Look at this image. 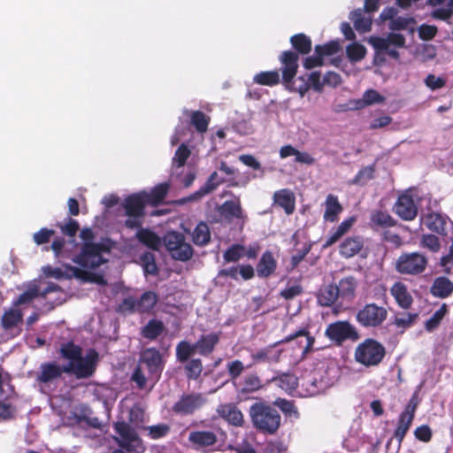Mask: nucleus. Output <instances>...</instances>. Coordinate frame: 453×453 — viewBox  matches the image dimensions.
<instances>
[{
	"instance_id": "obj_35",
	"label": "nucleus",
	"mask_w": 453,
	"mask_h": 453,
	"mask_svg": "<svg viewBox=\"0 0 453 453\" xmlns=\"http://www.w3.org/2000/svg\"><path fill=\"white\" fill-rule=\"evenodd\" d=\"M170 185L167 182L160 183L155 186L150 193L142 192L146 196L148 204L157 206L167 196Z\"/></svg>"
},
{
	"instance_id": "obj_12",
	"label": "nucleus",
	"mask_w": 453,
	"mask_h": 453,
	"mask_svg": "<svg viewBox=\"0 0 453 453\" xmlns=\"http://www.w3.org/2000/svg\"><path fill=\"white\" fill-rule=\"evenodd\" d=\"M205 403L199 393L183 394L172 406V411L179 416H191Z\"/></svg>"
},
{
	"instance_id": "obj_21",
	"label": "nucleus",
	"mask_w": 453,
	"mask_h": 453,
	"mask_svg": "<svg viewBox=\"0 0 453 453\" xmlns=\"http://www.w3.org/2000/svg\"><path fill=\"white\" fill-rule=\"evenodd\" d=\"M425 224L427 228L441 236H447V226H453V222L447 217L440 213L431 212L426 216Z\"/></svg>"
},
{
	"instance_id": "obj_43",
	"label": "nucleus",
	"mask_w": 453,
	"mask_h": 453,
	"mask_svg": "<svg viewBox=\"0 0 453 453\" xmlns=\"http://www.w3.org/2000/svg\"><path fill=\"white\" fill-rule=\"evenodd\" d=\"M253 81L262 86L273 87L280 82V73L277 70L260 72L253 77Z\"/></svg>"
},
{
	"instance_id": "obj_40",
	"label": "nucleus",
	"mask_w": 453,
	"mask_h": 453,
	"mask_svg": "<svg viewBox=\"0 0 453 453\" xmlns=\"http://www.w3.org/2000/svg\"><path fill=\"white\" fill-rule=\"evenodd\" d=\"M355 221L356 219L354 217L344 219L337 226L336 230L326 239L323 247L328 248L338 242L351 228Z\"/></svg>"
},
{
	"instance_id": "obj_37",
	"label": "nucleus",
	"mask_w": 453,
	"mask_h": 453,
	"mask_svg": "<svg viewBox=\"0 0 453 453\" xmlns=\"http://www.w3.org/2000/svg\"><path fill=\"white\" fill-rule=\"evenodd\" d=\"M192 242L196 246H205L211 242V231L207 223L199 222L191 234Z\"/></svg>"
},
{
	"instance_id": "obj_25",
	"label": "nucleus",
	"mask_w": 453,
	"mask_h": 453,
	"mask_svg": "<svg viewBox=\"0 0 453 453\" xmlns=\"http://www.w3.org/2000/svg\"><path fill=\"white\" fill-rule=\"evenodd\" d=\"M390 293L400 308L408 310L412 305L413 298L403 282H395L391 287Z\"/></svg>"
},
{
	"instance_id": "obj_23",
	"label": "nucleus",
	"mask_w": 453,
	"mask_h": 453,
	"mask_svg": "<svg viewBox=\"0 0 453 453\" xmlns=\"http://www.w3.org/2000/svg\"><path fill=\"white\" fill-rule=\"evenodd\" d=\"M277 268V261L272 251H265L258 263L257 264L256 270L259 278H269L272 276Z\"/></svg>"
},
{
	"instance_id": "obj_17",
	"label": "nucleus",
	"mask_w": 453,
	"mask_h": 453,
	"mask_svg": "<svg viewBox=\"0 0 453 453\" xmlns=\"http://www.w3.org/2000/svg\"><path fill=\"white\" fill-rule=\"evenodd\" d=\"M146 196L142 192L129 195L123 203L126 215L133 218H142L146 204Z\"/></svg>"
},
{
	"instance_id": "obj_45",
	"label": "nucleus",
	"mask_w": 453,
	"mask_h": 453,
	"mask_svg": "<svg viewBox=\"0 0 453 453\" xmlns=\"http://www.w3.org/2000/svg\"><path fill=\"white\" fill-rule=\"evenodd\" d=\"M222 213L226 217L245 219L246 216L241 206L240 200H227L221 206Z\"/></svg>"
},
{
	"instance_id": "obj_2",
	"label": "nucleus",
	"mask_w": 453,
	"mask_h": 453,
	"mask_svg": "<svg viewBox=\"0 0 453 453\" xmlns=\"http://www.w3.org/2000/svg\"><path fill=\"white\" fill-rule=\"evenodd\" d=\"M299 337H305V345L303 349V354H308L312 351L315 343V338L311 335L308 327H302L296 332L287 335L284 339L268 345L263 349H258L257 352L251 354V359L255 364L257 363H272L278 362L280 356V351H274L273 349L281 343L290 342Z\"/></svg>"
},
{
	"instance_id": "obj_60",
	"label": "nucleus",
	"mask_w": 453,
	"mask_h": 453,
	"mask_svg": "<svg viewBox=\"0 0 453 453\" xmlns=\"http://www.w3.org/2000/svg\"><path fill=\"white\" fill-rule=\"evenodd\" d=\"M57 226L60 228L63 234L71 238L76 235L80 228L78 221L72 218H68L65 224L58 223Z\"/></svg>"
},
{
	"instance_id": "obj_30",
	"label": "nucleus",
	"mask_w": 453,
	"mask_h": 453,
	"mask_svg": "<svg viewBox=\"0 0 453 453\" xmlns=\"http://www.w3.org/2000/svg\"><path fill=\"white\" fill-rule=\"evenodd\" d=\"M343 208L340 203L338 197L333 194H329L325 201V211L323 218L325 221L335 222L339 219V214Z\"/></svg>"
},
{
	"instance_id": "obj_50",
	"label": "nucleus",
	"mask_w": 453,
	"mask_h": 453,
	"mask_svg": "<svg viewBox=\"0 0 453 453\" xmlns=\"http://www.w3.org/2000/svg\"><path fill=\"white\" fill-rule=\"evenodd\" d=\"M448 313V305L443 303L439 310H437L433 316L425 323V329L427 332H433L439 327L443 318Z\"/></svg>"
},
{
	"instance_id": "obj_10",
	"label": "nucleus",
	"mask_w": 453,
	"mask_h": 453,
	"mask_svg": "<svg viewBox=\"0 0 453 453\" xmlns=\"http://www.w3.org/2000/svg\"><path fill=\"white\" fill-rule=\"evenodd\" d=\"M325 335L336 345H342L345 341H357L360 334L357 328L347 320H338L327 326Z\"/></svg>"
},
{
	"instance_id": "obj_26",
	"label": "nucleus",
	"mask_w": 453,
	"mask_h": 453,
	"mask_svg": "<svg viewBox=\"0 0 453 453\" xmlns=\"http://www.w3.org/2000/svg\"><path fill=\"white\" fill-rule=\"evenodd\" d=\"M137 241L145 247L157 251L162 245V239L152 230L141 227L135 234Z\"/></svg>"
},
{
	"instance_id": "obj_39",
	"label": "nucleus",
	"mask_w": 453,
	"mask_h": 453,
	"mask_svg": "<svg viewBox=\"0 0 453 453\" xmlns=\"http://www.w3.org/2000/svg\"><path fill=\"white\" fill-rule=\"evenodd\" d=\"M189 123L199 134L207 132L211 121L210 116L197 110L189 112Z\"/></svg>"
},
{
	"instance_id": "obj_46",
	"label": "nucleus",
	"mask_w": 453,
	"mask_h": 453,
	"mask_svg": "<svg viewBox=\"0 0 453 453\" xmlns=\"http://www.w3.org/2000/svg\"><path fill=\"white\" fill-rule=\"evenodd\" d=\"M273 381L288 393H292L298 386V379L294 374L290 373H284L279 377L273 378Z\"/></svg>"
},
{
	"instance_id": "obj_18",
	"label": "nucleus",
	"mask_w": 453,
	"mask_h": 453,
	"mask_svg": "<svg viewBox=\"0 0 453 453\" xmlns=\"http://www.w3.org/2000/svg\"><path fill=\"white\" fill-rule=\"evenodd\" d=\"M61 291V288L53 282H50L47 287L41 289L39 286H34L28 290L19 295L18 299L14 302V305H21L29 303L36 297L46 298L50 293Z\"/></svg>"
},
{
	"instance_id": "obj_61",
	"label": "nucleus",
	"mask_w": 453,
	"mask_h": 453,
	"mask_svg": "<svg viewBox=\"0 0 453 453\" xmlns=\"http://www.w3.org/2000/svg\"><path fill=\"white\" fill-rule=\"evenodd\" d=\"M416 20L413 17H395L392 22H389L388 27L392 31L405 30L411 24H415Z\"/></svg>"
},
{
	"instance_id": "obj_4",
	"label": "nucleus",
	"mask_w": 453,
	"mask_h": 453,
	"mask_svg": "<svg viewBox=\"0 0 453 453\" xmlns=\"http://www.w3.org/2000/svg\"><path fill=\"white\" fill-rule=\"evenodd\" d=\"M253 426L264 434H274L281 424L279 411L271 405L255 403L250 409Z\"/></svg>"
},
{
	"instance_id": "obj_63",
	"label": "nucleus",
	"mask_w": 453,
	"mask_h": 453,
	"mask_svg": "<svg viewBox=\"0 0 453 453\" xmlns=\"http://www.w3.org/2000/svg\"><path fill=\"white\" fill-rule=\"evenodd\" d=\"M420 245L428 249L432 252H437L441 249V244L437 236L434 234H424L421 238Z\"/></svg>"
},
{
	"instance_id": "obj_36",
	"label": "nucleus",
	"mask_w": 453,
	"mask_h": 453,
	"mask_svg": "<svg viewBox=\"0 0 453 453\" xmlns=\"http://www.w3.org/2000/svg\"><path fill=\"white\" fill-rule=\"evenodd\" d=\"M339 289L336 284H329L319 290L318 302L321 306L329 307L339 299Z\"/></svg>"
},
{
	"instance_id": "obj_34",
	"label": "nucleus",
	"mask_w": 453,
	"mask_h": 453,
	"mask_svg": "<svg viewBox=\"0 0 453 453\" xmlns=\"http://www.w3.org/2000/svg\"><path fill=\"white\" fill-rule=\"evenodd\" d=\"M165 327L164 323L157 319H151L141 329V335L150 341H155L165 331Z\"/></svg>"
},
{
	"instance_id": "obj_42",
	"label": "nucleus",
	"mask_w": 453,
	"mask_h": 453,
	"mask_svg": "<svg viewBox=\"0 0 453 453\" xmlns=\"http://www.w3.org/2000/svg\"><path fill=\"white\" fill-rule=\"evenodd\" d=\"M349 19L353 21L354 27L360 33L369 32L372 28L371 18H365L361 9L352 11Z\"/></svg>"
},
{
	"instance_id": "obj_19",
	"label": "nucleus",
	"mask_w": 453,
	"mask_h": 453,
	"mask_svg": "<svg viewBox=\"0 0 453 453\" xmlns=\"http://www.w3.org/2000/svg\"><path fill=\"white\" fill-rule=\"evenodd\" d=\"M220 334L221 332H212L200 335L198 340L195 342L197 353L203 357L211 355L220 341Z\"/></svg>"
},
{
	"instance_id": "obj_8",
	"label": "nucleus",
	"mask_w": 453,
	"mask_h": 453,
	"mask_svg": "<svg viewBox=\"0 0 453 453\" xmlns=\"http://www.w3.org/2000/svg\"><path fill=\"white\" fill-rule=\"evenodd\" d=\"M111 246L104 242H83L80 254L73 262L84 268L96 269L107 262L102 253H109Z\"/></svg>"
},
{
	"instance_id": "obj_48",
	"label": "nucleus",
	"mask_w": 453,
	"mask_h": 453,
	"mask_svg": "<svg viewBox=\"0 0 453 453\" xmlns=\"http://www.w3.org/2000/svg\"><path fill=\"white\" fill-rule=\"evenodd\" d=\"M141 265L146 275H157L158 268L156 264V257L150 251H145L140 257Z\"/></svg>"
},
{
	"instance_id": "obj_64",
	"label": "nucleus",
	"mask_w": 453,
	"mask_h": 453,
	"mask_svg": "<svg viewBox=\"0 0 453 453\" xmlns=\"http://www.w3.org/2000/svg\"><path fill=\"white\" fill-rule=\"evenodd\" d=\"M440 265L441 267H443V273L447 275H452V269H453V237H452V243L449 247V252L448 255L443 256L441 258Z\"/></svg>"
},
{
	"instance_id": "obj_27",
	"label": "nucleus",
	"mask_w": 453,
	"mask_h": 453,
	"mask_svg": "<svg viewBox=\"0 0 453 453\" xmlns=\"http://www.w3.org/2000/svg\"><path fill=\"white\" fill-rule=\"evenodd\" d=\"M221 183H223V180H218V173L216 172H213L209 176L203 186H202L196 192H195L188 197L181 199L180 203H184L186 202L200 199L205 195L215 190Z\"/></svg>"
},
{
	"instance_id": "obj_29",
	"label": "nucleus",
	"mask_w": 453,
	"mask_h": 453,
	"mask_svg": "<svg viewBox=\"0 0 453 453\" xmlns=\"http://www.w3.org/2000/svg\"><path fill=\"white\" fill-rule=\"evenodd\" d=\"M430 293L434 297L447 298L453 293V282L445 276H440L434 279Z\"/></svg>"
},
{
	"instance_id": "obj_32",
	"label": "nucleus",
	"mask_w": 453,
	"mask_h": 453,
	"mask_svg": "<svg viewBox=\"0 0 453 453\" xmlns=\"http://www.w3.org/2000/svg\"><path fill=\"white\" fill-rule=\"evenodd\" d=\"M290 43L295 52L299 55H307L311 51V39L303 33H299L290 37Z\"/></svg>"
},
{
	"instance_id": "obj_53",
	"label": "nucleus",
	"mask_w": 453,
	"mask_h": 453,
	"mask_svg": "<svg viewBox=\"0 0 453 453\" xmlns=\"http://www.w3.org/2000/svg\"><path fill=\"white\" fill-rule=\"evenodd\" d=\"M261 388L262 381L260 378L256 373H250L244 377L241 392L253 393L259 390Z\"/></svg>"
},
{
	"instance_id": "obj_59",
	"label": "nucleus",
	"mask_w": 453,
	"mask_h": 453,
	"mask_svg": "<svg viewBox=\"0 0 453 453\" xmlns=\"http://www.w3.org/2000/svg\"><path fill=\"white\" fill-rule=\"evenodd\" d=\"M245 247L241 244H233L223 254L226 262H237L242 257Z\"/></svg>"
},
{
	"instance_id": "obj_49",
	"label": "nucleus",
	"mask_w": 453,
	"mask_h": 453,
	"mask_svg": "<svg viewBox=\"0 0 453 453\" xmlns=\"http://www.w3.org/2000/svg\"><path fill=\"white\" fill-rule=\"evenodd\" d=\"M372 226L389 227L395 225V219L386 211H376L371 215Z\"/></svg>"
},
{
	"instance_id": "obj_24",
	"label": "nucleus",
	"mask_w": 453,
	"mask_h": 453,
	"mask_svg": "<svg viewBox=\"0 0 453 453\" xmlns=\"http://www.w3.org/2000/svg\"><path fill=\"white\" fill-rule=\"evenodd\" d=\"M370 42L375 50H388L390 45L403 48L405 46V37L402 34L389 33L386 38L372 37Z\"/></svg>"
},
{
	"instance_id": "obj_16",
	"label": "nucleus",
	"mask_w": 453,
	"mask_h": 453,
	"mask_svg": "<svg viewBox=\"0 0 453 453\" xmlns=\"http://www.w3.org/2000/svg\"><path fill=\"white\" fill-rule=\"evenodd\" d=\"M140 362L144 364L150 375L159 377L163 368L161 353L156 348H148L141 353Z\"/></svg>"
},
{
	"instance_id": "obj_51",
	"label": "nucleus",
	"mask_w": 453,
	"mask_h": 453,
	"mask_svg": "<svg viewBox=\"0 0 453 453\" xmlns=\"http://www.w3.org/2000/svg\"><path fill=\"white\" fill-rule=\"evenodd\" d=\"M418 318V312H400L395 317L394 325L398 328L407 329L415 324Z\"/></svg>"
},
{
	"instance_id": "obj_52",
	"label": "nucleus",
	"mask_w": 453,
	"mask_h": 453,
	"mask_svg": "<svg viewBox=\"0 0 453 453\" xmlns=\"http://www.w3.org/2000/svg\"><path fill=\"white\" fill-rule=\"evenodd\" d=\"M65 268L66 271L69 272L70 273L65 274L60 268H49V272L47 273V274L49 276H52L58 279L63 277L71 278L73 276L75 278H82L83 275L85 274V272L83 270L72 265H66Z\"/></svg>"
},
{
	"instance_id": "obj_15",
	"label": "nucleus",
	"mask_w": 453,
	"mask_h": 453,
	"mask_svg": "<svg viewBox=\"0 0 453 453\" xmlns=\"http://www.w3.org/2000/svg\"><path fill=\"white\" fill-rule=\"evenodd\" d=\"M393 211L400 219L406 221L413 220L418 215L417 203L408 192H404L398 196Z\"/></svg>"
},
{
	"instance_id": "obj_28",
	"label": "nucleus",
	"mask_w": 453,
	"mask_h": 453,
	"mask_svg": "<svg viewBox=\"0 0 453 453\" xmlns=\"http://www.w3.org/2000/svg\"><path fill=\"white\" fill-rule=\"evenodd\" d=\"M219 415L228 423L235 426L243 425V415L242 411L234 404H222L218 409Z\"/></svg>"
},
{
	"instance_id": "obj_14",
	"label": "nucleus",
	"mask_w": 453,
	"mask_h": 453,
	"mask_svg": "<svg viewBox=\"0 0 453 453\" xmlns=\"http://www.w3.org/2000/svg\"><path fill=\"white\" fill-rule=\"evenodd\" d=\"M71 365H60L56 362H46L40 365L36 380L42 384H49L62 377L63 373L71 374Z\"/></svg>"
},
{
	"instance_id": "obj_1",
	"label": "nucleus",
	"mask_w": 453,
	"mask_h": 453,
	"mask_svg": "<svg viewBox=\"0 0 453 453\" xmlns=\"http://www.w3.org/2000/svg\"><path fill=\"white\" fill-rule=\"evenodd\" d=\"M59 355L66 359L73 370L70 371L77 379H87L91 377L97 366L99 355L95 349H89L86 355L82 356V348L73 341L64 342L60 345Z\"/></svg>"
},
{
	"instance_id": "obj_62",
	"label": "nucleus",
	"mask_w": 453,
	"mask_h": 453,
	"mask_svg": "<svg viewBox=\"0 0 453 453\" xmlns=\"http://www.w3.org/2000/svg\"><path fill=\"white\" fill-rule=\"evenodd\" d=\"M190 154L191 151L185 143H181L175 151L173 162L176 163L178 167H181L186 164Z\"/></svg>"
},
{
	"instance_id": "obj_44",
	"label": "nucleus",
	"mask_w": 453,
	"mask_h": 453,
	"mask_svg": "<svg viewBox=\"0 0 453 453\" xmlns=\"http://www.w3.org/2000/svg\"><path fill=\"white\" fill-rule=\"evenodd\" d=\"M23 321V314L19 309H10L6 311L1 319L2 326L5 330H10Z\"/></svg>"
},
{
	"instance_id": "obj_3",
	"label": "nucleus",
	"mask_w": 453,
	"mask_h": 453,
	"mask_svg": "<svg viewBox=\"0 0 453 453\" xmlns=\"http://www.w3.org/2000/svg\"><path fill=\"white\" fill-rule=\"evenodd\" d=\"M113 429L117 436L113 437L118 449L111 453H144L146 446L134 427L127 422L117 421L113 423Z\"/></svg>"
},
{
	"instance_id": "obj_31",
	"label": "nucleus",
	"mask_w": 453,
	"mask_h": 453,
	"mask_svg": "<svg viewBox=\"0 0 453 453\" xmlns=\"http://www.w3.org/2000/svg\"><path fill=\"white\" fill-rule=\"evenodd\" d=\"M357 286V280L354 276L342 278L336 284L339 289V296L342 301H352L356 296V288Z\"/></svg>"
},
{
	"instance_id": "obj_22",
	"label": "nucleus",
	"mask_w": 453,
	"mask_h": 453,
	"mask_svg": "<svg viewBox=\"0 0 453 453\" xmlns=\"http://www.w3.org/2000/svg\"><path fill=\"white\" fill-rule=\"evenodd\" d=\"M273 204L282 208L287 215L294 213L296 209V196L288 188H282L274 192Z\"/></svg>"
},
{
	"instance_id": "obj_9",
	"label": "nucleus",
	"mask_w": 453,
	"mask_h": 453,
	"mask_svg": "<svg viewBox=\"0 0 453 453\" xmlns=\"http://www.w3.org/2000/svg\"><path fill=\"white\" fill-rule=\"evenodd\" d=\"M163 242L174 260L186 262L191 259L194 255L193 247L186 242L185 236L181 233L167 232L163 238Z\"/></svg>"
},
{
	"instance_id": "obj_13",
	"label": "nucleus",
	"mask_w": 453,
	"mask_h": 453,
	"mask_svg": "<svg viewBox=\"0 0 453 453\" xmlns=\"http://www.w3.org/2000/svg\"><path fill=\"white\" fill-rule=\"evenodd\" d=\"M279 60L282 65V83L288 88L292 89L291 86L293 80L296 77L298 70L299 56L293 50H284L279 57Z\"/></svg>"
},
{
	"instance_id": "obj_6",
	"label": "nucleus",
	"mask_w": 453,
	"mask_h": 453,
	"mask_svg": "<svg viewBox=\"0 0 453 453\" xmlns=\"http://www.w3.org/2000/svg\"><path fill=\"white\" fill-rule=\"evenodd\" d=\"M386 355V349L382 343L372 338H367L360 342L355 349L354 358L357 363L372 367L379 365Z\"/></svg>"
},
{
	"instance_id": "obj_7",
	"label": "nucleus",
	"mask_w": 453,
	"mask_h": 453,
	"mask_svg": "<svg viewBox=\"0 0 453 453\" xmlns=\"http://www.w3.org/2000/svg\"><path fill=\"white\" fill-rule=\"evenodd\" d=\"M388 317V311L385 305L376 303H367L356 312L355 319L358 325L364 328L375 329L383 326Z\"/></svg>"
},
{
	"instance_id": "obj_56",
	"label": "nucleus",
	"mask_w": 453,
	"mask_h": 453,
	"mask_svg": "<svg viewBox=\"0 0 453 453\" xmlns=\"http://www.w3.org/2000/svg\"><path fill=\"white\" fill-rule=\"evenodd\" d=\"M309 84L303 83L299 87L297 91L301 96H304V94L308 91L310 86L313 88L316 91H320L322 89L323 84L321 83V75L319 72H313L309 75Z\"/></svg>"
},
{
	"instance_id": "obj_55",
	"label": "nucleus",
	"mask_w": 453,
	"mask_h": 453,
	"mask_svg": "<svg viewBox=\"0 0 453 453\" xmlns=\"http://www.w3.org/2000/svg\"><path fill=\"white\" fill-rule=\"evenodd\" d=\"M144 429L148 431V436L152 440L164 438L171 431L170 426L165 423L146 426Z\"/></svg>"
},
{
	"instance_id": "obj_57",
	"label": "nucleus",
	"mask_w": 453,
	"mask_h": 453,
	"mask_svg": "<svg viewBox=\"0 0 453 453\" xmlns=\"http://www.w3.org/2000/svg\"><path fill=\"white\" fill-rule=\"evenodd\" d=\"M340 50V44L337 41H330L323 45L315 46V53L323 59L324 57L333 56Z\"/></svg>"
},
{
	"instance_id": "obj_20",
	"label": "nucleus",
	"mask_w": 453,
	"mask_h": 453,
	"mask_svg": "<svg viewBox=\"0 0 453 453\" xmlns=\"http://www.w3.org/2000/svg\"><path fill=\"white\" fill-rule=\"evenodd\" d=\"M365 242L362 236L355 235L345 238L339 246V253L342 257L350 258L364 250Z\"/></svg>"
},
{
	"instance_id": "obj_54",
	"label": "nucleus",
	"mask_w": 453,
	"mask_h": 453,
	"mask_svg": "<svg viewBox=\"0 0 453 453\" xmlns=\"http://www.w3.org/2000/svg\"><path fill=\"white\" fill-rule=\"evenodd\" d=\"M346 53L351 62H358L365 57L366 49L360 43L353 42L347 46Z\"/></svg>"
},
{
	"instance_id": "obj_58",
	"label": "nucleus",
	"mask_w": 453,
	"mask_h": 453,
	"mask_svg": "<svg viewBox=\"0 0 453 453\" xmlns=\"http://www.w3.org/2000/svg\"><path fill=\"white\" fill-rule=\"evenodd\" d=\"M374 165H367L361 168L354 177L352 183L357 185H365L368 180L374 177Z\"/></svg>"
},
{
	"instance_id": "obj_11",
	"label": "nucleus",
	"mask_w": 453,
	"mask_h": 453,
	"mask_svg": "<svg viewBox=\"0 0 453 453\" xmlns=\"http://www.w3.org/2000/svg\"><path fill=\"white\" fill-rule=\"evenodd\" d=\"M427 263V258L421 253H403L395 262V269L402 274L417 275L426 270Z\"/></svg>"
},
{
	"instance_id": "obj_41",
	"label": "nucleus",
	"mask_w": 453,
	"mask_h": 453,
	"mask_svg": "<svg viewBox=\"0 0 453 453\" xmlns=\"http://www.w3.org/2000/svg\"><path fill=\"white\" fill-rule=\"evenodd\" d=\"M158 301V296L154 291H145L139 299H137L138 303V312L140 313H149L150 312L154 307L156 306Z\"/></svg>"
},
{
	"instance_id": "obj_38",
	"label": "nucleus",
	"mask_w": 453,
	"mask_h": 453,
	"mask_svg": "<svg viewBox=\"0 0 453 453\" xmlns=\"http://www.w3.org/2000/svg\"><path fill=\"white\" fill-rule=\"evenodd\" d=\"M196 352L197 349L196 347H195V343L182 340L178 342L175 348L176 360L180 364H184L191 359V357L194 356Z\"/></svg>"
},
{
	"instance_id": "obj_33",
	"label": "nucleus",
	"mask_w": 453,
	"mask_h": 453,
	"mask_svg": "<svg viewBox=\"0 0 453 453\" xmlns=\"http://www.w3.org/2000/svg\"><path fill=\"white\" fill-rule=\"evenodd\" d=\"M414 418L415 417L411 414L406 413L404 411L400 413L397 420V426L394 432V437L397 440L399 445H401L410 427L411 426Z\"/></svg>"
},
{
	"instance_id": "obj_5",
	"label": "nucleus",
	"mask_w": 453,
	"mask_h": 453,
	"mask_svg": "<svg viewBox=\"0 0 453 453\" xmlns=\"http://www.w3.org/2000/svg\"><path fill=\"white\" fill-rule=\"evenodd\" d=\"M192 429L188 437V441L195 450L202 452H210L218 442L217 431L219 428L213 425H209L207 429L204 421L193 422Z\"/></svg>"
},
{
	"instance_id": "obj_47",
	"label": "nucleus",
	"mask_w": 453,
	"mask_h": 453,
	"mask_svg": "<svg viewBox=\"0 0 453 453\" xmlns=\"http://www.w3.org/2000/svg\"><path fill=\"white\" fill-rule=\"evenodd\" d=\"M184 364L185 374L188 380H196L201 376L203 366L200 358H191Z\"/></svg>"
}]
</instances>
